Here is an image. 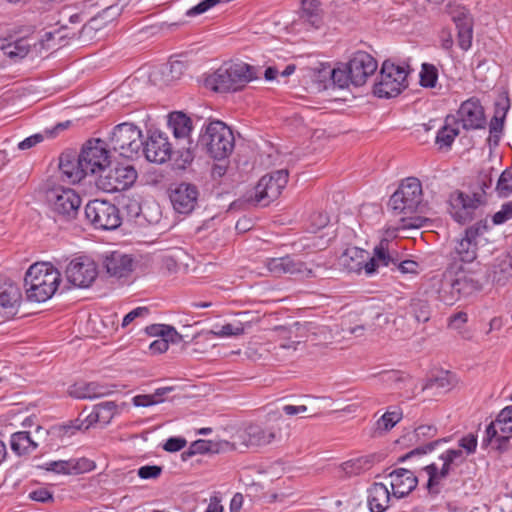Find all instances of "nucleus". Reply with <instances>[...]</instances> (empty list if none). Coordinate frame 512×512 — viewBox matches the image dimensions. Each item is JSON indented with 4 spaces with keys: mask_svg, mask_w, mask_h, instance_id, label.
Instances as JSON below:
<instances>
[{
    "mask_svg": "<svg viewBox=\"0 0 512 512\" xmlns=\"http://www.w3.org/2000/svg\"><path fill=\"white\" fill-rule=\"evenodd\" d=\"M394 215H400L399 227H386V236H394L401 229H418L430 222L424 214L429 210L428 203L423 199L421 181L416 177L403 179L388 201Z\"/></svg>",
    "mask_w": 512,
    "mask_h": 512,
    "instance_id": "f257e3e1",
    "label": "nucleus"
},
{
    "mask_svg": "<svg viewBox=\"0 0 512 512\" xmlns=\"http://www.w3.org/2000/svg\"><path fill=\"white\" fill-rule=\"evenodd\" d=\"M61 282V274L50 263L37 262L29 267L24 277L27 299L45 302L50 299Z\"/></svg>",
    "mask_w": 512,
    "mask_h": 512,
    "instance_id": "f03ea898",
    "label": "nucleus"
},
{
    "mask_svg": "<svg viewBox=\"0 0 512 512\" xmlns=\"http://www.w3.org/2000/svg\"><path fill=\"white\" fill-rule=\"evenodd\" d=\"M255 78L253 66L244 62H226L206 77L205 86L215 92H235Z\"/></svg>",
    "mask_w": 512,
    "mask_h": 512,
    "instance_id": "7ed1b4c3",
    "label": "nucleus"
},
{
    "mask_svg": "<svg viewBox=\"0 0 512 512\" xmlns=\"http://www.w3.org/2000/svg\"><path fill=\"white\" fill-rule=\"evenodd\" d=\"M232 130L222 121H211L200 134L196 147L215 160H224L233 152Z\"/></svg>",
    "mask_w": 512,
    "mask_h": 512,
    "instance_id": "20e7f679",
    "label": "nucleus"
},
{
    "mask_svg": "<svg viewBox=\"0 0 512 512\" xmlns=\"http://www.w3.org/2000/svg\"><path fill=\"white\" fill-rule=\"evenodd\" d=\"M45 196L52 212L60 221L71 222L76 219L81 198L73 189L51 185L48 180L45 184Z\"/></svg>",
    "mask_w": 512,
    "mask_h": 512,
    "instance_id": "39448f33",
    "label": "nucleus"
},
{
    "mask_svg": "<svg viewBox=\"0 0 512 512\" xmlns=\"http://www.w3.org/2000/svg\"><path fill=\"white\" fill-rule=\"evenodd\" d=\"M109 141L113 150L125 158L138 156L143 146L141 130L135 124L128 122L116 125Z\"/></svg>",
    "mask_w": 512,
    "mask_h": 512,
    "instance_id": "423d86ee",
    "label": "nucleus"
},
{
    "mask_svg": "<svg viewBox=\"0 0 512 512\" xmlns=\"http://www.w3.org/2000/svg\"><path fill=\"white\" fill-rule=\"evenodd\" d=\"M85 217L96 229L115 230L122 222L119 208L107 200L94 199L85 206Z\"/></svg>",
    "mask_w": 512,
    "mask_h": 512,
    "instance_id": "0eeeda50",
    "label": "nucleus"
},
{
    "mask_svg": "<svg viewBox=\"0 0 512 512\" xmlns=\"http://www.w3.org/2000/svg\"><path fill=\"white\" fill-rule=\"evenodd\" d=\"M86 174L102 175L110 165V152L107 149L105 141L101 139H90L86 141L80 153Z\"/></svg>",
    "mask_w": 512,
    "mask_h": 512,
    "instance_id": "6e6552de",
    "label": "nucleus"
},
{
    "mask_svg": "<svg viewBox=\"0 0 512 512\" xmlns=\"http://www.w3.org/2000/svg\"><path fill=\"white\" fill-rule=\"evenodd\" d=\"M486 203L480 193L473 192L472 196L457 191L451 195L449 213L460 224L471 222L476 217L479 207Z\"/></svg>",
    "mask_w": 512,
    "mask_h": 512,
    "instance_id": "1a4fd4ad",
    "label": "nucleus"
},
{
    "mask_svg": "<svg viewBox=\"0 0 512 512\" xmlns=\"http://www.w3.org/2000/svg\"><path fill=\"white\" fill-rule=\"evenodd\" d=\"M288 176L286 169L264 175L255 186V201L262 206H267L277 199L288 182Z\"/></svg>",
    "mask_w": 512,
    "mask_h": 512,
    "instance_id": "9d476101",
    "label": "nucleus"
},
{
    "mask_svg": "<svg viewBox=\"0 0 512 512\" xmlns=\"http://www.w3.org/2000/svg\"><path fill=\"white\" fill-rule=\"evenodd\" d=\"M138 177L136 169L131 165H117L106 175H100L97 186L105 192L114 193L130 188Z\"/></svg>",
    "mask_w": 512,
    "mask_h": 512,
    "instance_id": "9b49d317",
    "label": "nucleus"
},
{
    "mask_svg": "<svg viewBox=\"0 0 512 512\" xmlns=\"http://www.w3.org/2000/svg\"><path fill=\"white\" fill-rule=\"evenodd\" d=\"M141 151L149 162L162 164L171 159L174 144L169 141L166 133L159 130L148 131Z\"/></svg>",
    "mask_w": 512,
    "mask_h": 512,
    "instance_id": "f8f14e48",
    "label": "nucleus"
},
{
    "mask_svg": "<svg viewBox=\"0 0 512 512\" xmlns=\"http://www.w3.org/2000/svg\"><path fill=\"white\" fill-rule=\"evenodd\" d=\"M265 267L275 277H281L289 274L303 279H308L317 276L316 273L311 268H308L304 262L297 260L290 255L267 258L265 260Z\"/></svg>",
    "mask_w": 512,
    "mask_h": 512,
    "instance_id": "ddd939ff",
    "label": "nucleus"
},
{
    "mask_svg": "<svg viewBox=\"0 0 512 512\" xmlns=\"http://www.w3.org/2000/svg\"><path fill=\"white\" fill-rule=\"evenodd\" d=\"M68 282L79 288L89 287L98 275L96 263L88 257H77L65 270Z\"/></svg>",
    "mask_w": 512,
    "mask_h": 512,
    "instance_id": "4468645a",
    "label": "nucleus"
},
{
    "mask_svg": "<svg viewBox=\"0 0 512 512\" xmlns=\"http://www.w3.org/2000/svg\"><path fill=\"white\" fill-rule=\"evenodd\" d=\"M339 263L347 272L359 274L364 270L366 275H372L378 267L376 259L358 247H348L340 256Z\"/></svg>",
    "mask_w": 512,
    "mask_h": 512,
    "instance_id": "2eb2a0df",
    "label": "nucleus"
},
{
    "mask_svg": "<svg viewBox=\"0 0 512 512\" xmlns=\"http://www.w3.org/2000/svg\"><path fill=\"white\" fill-rule=\"evenodd\" d=\"M410 66L406 61L386 59V99L396 97L408 87Z\"/></svg>",
    "mask_w": 512,
    "mask_h": 512,
    "instance_id": "dca6fc26",
    "label": "nucleus"
},
{
    "mask_svg": "<svg viewBox=\"0 0 512 512\" xmlns=\"http://www.w3.org/2000/svg\"><path fill=\"white\" fill-rule=\"evenodd\" d=\"M457 116V123L460 122L462 128L466 131L485 128V110L477 97H471L462 102L457 111Z\"/></svg>",
    "mask_w": 512,
    "mask_h": 512,
    "instance_id": "f3484780",
    "label": "nucleus"
},
{
    "mask_svg": "<svg viewBox=\"0 0 512 512\" xmlns=\"http://www.w3.org/2000/svg\"><path fill=\"white\" fill-rule=\"evenodd\" d=\"M170 201L180 214L191 213L197 205L199 190L195 184L181 182L170 189Z\"/></svg>",
    "mask_w": 512,
    "mask_h": 512,
    "instance_id": "a211bd4d",
    "label": "nucleus"
},
{
    "mask_svg": "<svg viewBox=\"0 0 512 512\" xmlns=\"http://www.w3.org/2000/svg\"><path fill=\"white\" fill-rule=\"evenodd\" d=\"M347 66L352 78V84L361 86L376 71L377 61L367 52L358 51L354 53Z\"/></svg>",
    "mask_w": 512,
    "mask_h": 512,
    "instance_id": "6ab92c4d",
    "label": "nucleus"
},
{
    "mask_svg": "<svg viewBox=\"0 0 512 512\" xmlns=\"http://www.w3.org/2000/svg\"><path fill=\"white\" fill-rule=\"evenodd\" d=\"M450 14L457 29L458 46L467 51L471 48L473 40V17L468 9L461 6L451 10Z\"/></svg>",
    "mask_w": 512,
    "mask_h": 512,
    "instance_id": "aec40b11",
    "label": "nucleus"
},
{
    "mask_svg": "<svg viewBox=\"0 0 512 512\" xmlns=\"http://www.w3.org/2000/svg\"><path fill=\"white\" fill-rule=\"evenodd\" d=\"M59 171L68 183H79L87 176L78 153L72 150L63 152L59 157Z\"/></svg>",
    "mask_w": 512,
    "mask_h": 512,
    "instance_id": "412c9836",
    "label": "nucleus"
},
{
    "mask_svg": "<svg viewBox=\"0 0 512 512\" xmlns=\"http://www.w3.org/2000/svg\"><path fill=\"white\" fill-rule=\"evenodd\" d=\"M391 478L392 495L397 498H403L410 494L417 486L418 479L414 473L408 469L399 468L388 474Z\"/></svg>",
    "mask_w": 512,
    "mask_h": 512,
    "instance_id": "4be33fe9",
    "label": "nucleus"
},
{
    "mask_svg": "<svg viewBox=\"0 0 512 512\" xmlns=\"http://www.w3.org/2000/svg\"><path fill=\"white\" fill-rule=\"evenodd\" d=\"M414 386V381L408 373L399 370H386V389L390 390V394L410 398Z\"/></svg>",
    "mask_w": 512,
    "mask_h": 512,
    "instance_id": "5701e85b",
    "label": "nucleus"
},
{
    "mask_svg": "<svg viewBox=\"0 0 512 512\" xmlns=\"http://www.w3.org/2000/svg\"><path fill=\"white\" fill-rule=\"evenodd\" d=\"M133 259L130 255L113 251L103 259V267L111 277H127L133 271Z\"/></svg>",
    "mask_w": 512,
    "mask_h": 512,
    "instance_id": "b1692460",
    "label": "nucleus"
},
{
    "mask_svg": "<svg viewBox=\"0 0 512 512\" xmlns=\"http://www.w3.org/2000/svg\"><path fill=\"white\" fill-rule=\"evenodd\" d=\"M497 432L510 434L512 432V406H507L500 411L495 421H492L485 431L482 446L486 447L496 436Z\"/></svg>",
    "mask_w": 512,
    "mask_h": 512,
    "instance_id": "393cba45",
    "label": "nucleus"
},
{
    "mask_svg": "<svg viewBox=\"0 0 512 512\" xmlns=\"http://www.w3.org/2000/svg\"><path fill=\"white\" fill-rule=\"evenodd\" d=\"M438 299L446 305H453L459 300L454 282V271L446 270L439 279H434Z\"/></svg>",
    "mask_w": 512,
    "mask_h": 512,
    "instance_id": "a878e982",
    "label": "nucleus"
},
{
    "mask_svg": "<svg viewBox=\"0 0 512 512\" xmlns=\"http://www.w3.org/2000/svg\"><path fill=\"white\" fill-rule=\"evenodd\" d=\"M168 126L177 141V145H179L180 142H185L188 145L191 144L189 137L192 131V121L186 114L183 112L170 113Z\"/></svg>",
    "mask_w": 512,
    "mask_h": 512,
    "instance_id": "bb28decb",
    "label": "nucleus"
},
{
    "mask_svg": "<svg viewBox=\"0 0 512 512\" xmlns=\"http://www.w3.org/2000/svg\"><path fill=\"white\" fill-rule=\"evenodd\" d=\"M245 434L248 445L264 446L270 444L279 436L280 429L274 426L262 427L260 425L251 424L246 428Z\"/></svg>",
    "mask_w": 512,
    "mask_h": 512,
    "instance_id": "cd10ccee",
    "label": "nucleus"
},
{
    "mask_svg": "<svg viewBox=\"0 0 512 512\" xmlns=\"http://www.w3.org/2000/svg\"><path fill=\"white\" fill-rule=\"evenodd\" d=\"M112 392L113 390L109 386L96 382L75 383L68 390L69 395L77 399H94L109 395Z\"/></svg>",
    "mask_w": 512,
    "mask_h": 512,
    "instance_id": "c85d7f7f",
    "label": "nucleus"
},
{
    "mask_svg": "<svg viewBox=\"0 0 512 512\" xmlns=\"http://www.w3.org/2000/svg\"><path fill=\"white\" fill-rule=\"evenodd\" d=\"M21 299L18 286L8 277L0 275V311L15 308Z\"/></svg>",
    "mask_w": 512,
    "mask_h": 512,
    "instance_id": "c756f323",
    "label": "nucleus"
},
{
    "mask_svg": "<svg viewBox=\"0 0 512 512\" xmlns=\"http://www.w3.org/2000/svg\"><path fill=\"white\" fill-rule=\"evenodd\" d=\"M32 38H19L13 42L0 40V50L13 61H18L27 56L31 46H35L36 42L32 43Z\"/></svg>",
    "mask_w": 512,
    "mask_h": 512,
    "instance_id": "7c9ffc66",
    "label": "nucleus"
},
{
    "mask_svg": "<svg viewBox=\"0 0 512 512\" xmlns=\"http://www.w3.org/2000/svg\"><path fill=\"white\" fill-rule=\"evenodd\" d=\"M39 446V443L31 438L30 432L18 431L11 435L10 448L17 456H28Z\"/></svg>",
    "mask_w": 512,
    "mask_h": 512,
    "instance_id": "2f4dec72",
    "label": "nucleus"
},
{
    "mask_svg": "<svg viewBox=\"0 0 512 512\" xmlns=\"http://www.w3.org/2000/svg\"><path fill=\"white\" fill-rule=\"evenodd\" d=\"M477 241L466 236L457 241L451 256L455 261L471 263L477 258Z\"/></svg>",
    "mask_w": 512,
    "mask_h": 512,
    "instance_id": "473e14b6",
    "label": "nucleus"
},
{
    "mask_svg": "<svg viewBox=\"0 0 512 512\" xmlns=\"http://www.w3.org/2000/svg\"><path fill=\"white\" fill-rule=\"evenodd\" d=\"M452 123H457L456 117L453 115H447L445 118V124L437 132L435 144L438 146L439 150H450L455 138L460 133L458 128L451 126Z\"/></svg>",
    "mask_w": 512,
    "mask_h": 512,
    "instance_id": "72a5a7b5",
    "label": "nucleus"
},
{
    "mask_svg": "<svg viewBox=\"0 0 512 512\" xmlns=\"http://www.w3.org/2000/svg\"><path fill=\"white\" fill-rule=\"evenodd\" d=\"M455 375L450 371H440L428 377L422 387L423 390H432L436 393H443L451 390L455 385Z\"/></svg>",
    "mask_w": 512,
    "mask_h": 512,
    "instance_id": "f704fd0d",
    "label": "nucleus"
},
{
    "mask_svg": "<svg viewBox=\"0 0 512 512\" xmlns=\"http://www.w3.org/2000/svg\"><path fill=\"white\" fill-rule=\"evenodd\" d=\"M490 277L492 282L499 286H504L512 279V256L507 255L503 259H497L492 266Z\"/></svg>",
    "mask_w": 512,
    "mask_h": 512,
    "instance_id": "c9c22d12",
    "label": "nucleus"
},
{
    "mask_svg": "<svg viewBox=\"0 0 512 512\" xmlns=\"http://www.w3.org/2000/svg\"><path fill=\"white\" fill-rule=\"evenodd\" d=\"M379 461L375 455L361 456L355 459L348 460L341 464V469L345 475L351 477L361 474L362 472L370 469L375 461Z\"/></svg>",
    "mask_w": 512,
    "mask_h": 512,
    "instance_id": "e433bc0d",
    "label": "nucleus"
},
{
    "mask_svg": "<svg viewBox=\"0 0 512 512\" xmlns=\"http://www.w3.org/2000/svg\"><path fill=\"white\" fill-rule=\"evenodd\" d=\"M70 125V121L57 123L51 129H45L43 133H36L27 137L18 144L20 150H26L34 147L36 144L42 142L44 138H55L59 132L64 131Z\"/></svg>",
    "mask_w": 512,
    "mask_h": 512,
    "instance_id": "4c0bfd02",
    "label": "nucleus"
},
{
    "mask_svg": "<svg viewBox=\"0 0 512 512\" xmlns=\"http://www.w3.org/2000/svg\"><path fill=\"white\" fill-rule=\"evenodd\" d=\"M301 19L314 28L322 24L320 2L318 0H302Z\"/></svg>",
    "mask_w": 512,
    "mask_h": 512,
    "instance_id": "58836bf2",
    "label": "nucleus"
},
{
    "mask_svg": "<svg viewBox=\"0 0 512 512\" xmlns=\"http://www.w3.org/2000/svg\"><path fill=\"white\" fill-rule=\"evenodd\" d=\"M454 282L459 299L481 289V284L464 272H454Z\"/></svg>",
    "mask_w": 512,
    "mask_h": 512,
    "instance_id": "ea45409f",
    "label": "nucleus"
},
{
    "mask_svg": "<svg viewBox=\"0 0 512 512\" xmlns=\"http://www.w3.org/2000/svg\"><path fill=\"white\" fill-rule=\"evenodd\" d=\"M424 471L428 475L427 489L431 494H438L440 492L438 488L440 481L447 478L451 472L446 467H441L439 470L435 463L425 466Z\"/></svg>",
    "mask_w": 512,
    "mask_h": 512,
    "instance_id": "a19ab883",
    "label": "nucleus"
},
{
    "mask_svg": "<svg viewBox=\"0 0 512 512\" xmlns=\"http://www.w3.org/2000/svg\"><path fill=\"white\" fill-rule=\"evenodd\" d=\"M410 314L418 323H426L431 317V307L427 300L413 299L408 307Z\"/></svg>",
    "mask_w": 512,
    "mask_h": 512,
    "instance_id": "79ce46f5",
    "label": "nucleus"
},
{
    "mask_svg": "<svg viewBox=\"0 0 512 512\" xmlns=\"http://www.w3.org/2000/svg\"><path fill=\"white\" fill-rule=\"evenodd\" d=\"M384 495V484L374 482L368 489V505L371 512H384V506L381 503Z\"/></svg>",
    "mask_w": 512,
    "mask_h": 512,
    "instance_id": "37998d69",
    "label": "nucleus"
},
{
    "mask_svg": "<svg viewBox=\"0 0 512 512\" xmlns=\"http://www.w3.org/2000/svg\"><path fill=\"white\" fill-rule=\"evenodd\" d=\"M219 452L218 444L208 440H196L194 441L189 449L183 452L182 457L185 460L187 457H191L196 454L204 453H217Z\"/></svg>",
    "mask_w": 512,
    "mask_h": 512,
    "instance_id": "c03bdc74",
    "label": "nucleus"
},
{
    "mask_svg": "<svg viewBox=\"0 0 512 512\" xmlns=\"http://www.w3.org/2000/svg\"><path fill=\"white\" fill-rule=\"evenodd\" d=\"M438 81V69L430 63H423L419 74V84L423 88H434Z\"/></svg>",
    "mask_w": 512,
    "mask_h": 512,
    "instance_id": "a18cd8bd",
    "label": "nucleus"
},
{
    "mask_svg": "<svg viewBox=\"0 0 512 512\" xmlns=\"http://www.w3.org/2000/svg\"><path fill=\"white\" fill-rule=\"evenodd\" d=\"M495 190L499 197L512 195V166L506 168L499 176Z\"/></svg>",
    "mask_w": 512,
    "mask_h": 512,
    "instance_id": "49530a36",
    "label": "nucleus"
},
{
    "mask_svg": "<svg viewBox=\"0 0 512 512\" xmlns=\"http://www.w3.org/2000/svg\"><path fill=\"white\" fill-rule=\"evenodd\" d=\"M439 459L443 461L442 467H446L450 471H452L453 465L458 466L465 461L462 449H447L439 456Z\"/></svg>",
    "mask_w": 512,
    "mask_h": 512,
    "instance_id": "de8ad7c7",
    "label": "nucleus"
},
{
    "mask_svg": "<svg viewBox=\"0 0 512 512\" xmlns=\"http://www.w3.org/2000/svg\"><path fill=\"white\" fill-rule=\"evenodd\" d=\"M94 409L99 414L100 422L108 424L117 413V404L114 401H105L95 405Z\"/></svg>",
    "mask_w": 512,
    "mask_h": 512,
    "instance_id": "09e8293b",
    "label": "nucleus"
},
{
    "mask_svg": "<svg viewBox=\"0 0 512 512\" xmlns=\"http://www.w3.org/2000/svg\"><path fill=\"white\" fill-rule=\"evenodd\" d=\"M443 442H447V439L446 438L437 439V440L428 442L424 445H420V446L414 448L413 450L409 451L405 455L401 456L399 458V461H405L406 459H409L414 456L428 454V453L432 452L439 444H441Z\"/></svg>",
    "mask_w": 512,
    "mask_h": 512,
    "instance_id": "8fccbe9b",
    "label": "nucleus"
},
{
    "mask_svg": "<svg viewBox=\"0 0 512 512\" xmlns=\"http://www.w3.org/2000/svg\"><path fill=\"white\" fill-rule=\"evenodd\" d=\"M85 412L86 410H83L78 418H76L75 420H71L58 428H53V430H57L59 433H62L63 435H73L76 431H86L87 429L84 428L85 424L82 418Z\"/></svg>",
    "mask_w": 512,
    "mask_h": 512,
    "instance_id": "3c124183",
    "label": "nucleus"
},
{
    "mask_svg": "<svg viewBox=\"0 0 512 512\" xmlns=\"http://www.w3.org/2000/svg\"><path fill=\"white\" fill-rule=\"evenodd\" d=\"M331 79L334 84H336L340 88L347 87L349 83H352V78L350 77L349 69L347 64H345L342 68L337 67L331 71Z\"/></svg>",
    "mask_w": 512,
    "mask_h": 512,
    "instance_id": "603ef678",
    "label": "nucleus"
},
{
    "mask_svg": "<svg viewBox=\"0 0 512 512\" xmlns=\"http://www.w3.org/2000/svg\"><path fill=\"white\" fill-rule=\"evenodd\" d=\"M244 333V327L242 323H239L238 325L233 324H225L223 325L220 330H211L210 334L217 336V337H230V336H239Z\"/></svg>",
    "mask_w": 512,
    "mask_h": 512,
    "instance_id": "864d4df0",
    "label": "nucleus"
},
{
    "mask_svg": "<svg viewBox=\"0 0 512 512\" xmlns=\"http://www.w3.org/2000/svg\"><path fill=\"white\" fill-rule=\"evenodd\" d=\"M403 417L402 409L397 406H388L386 408V431L392 429Z\"/></svg>",
    "mask_w": 512,
    "mask_h": 512,
    "instance_id": "5fc2aeb1",
    "label": "nucleus"
},
{
    "mask_svg": "<svg viewBox=\"0 0 512 512\" xmlns=\"http://www.w3.org/2000/svg\"><path fill=\"white\" fill-rule=\"evenodd\" d=\"M512 219V200L504 203L501 209L492 217L494 225H501Z\"/></svg>",
    "mask_w": 512,
    "mask_h": 512,
    "instance_id": "6e6d98bb",
    "label": "nucleus"
},
{
    "mask_svg": "<svg viewBox=\"0 0 512 512\" xmlns=\"http://www.w3.org/2000/svg\"><path fill=\"white\" fill-rule=\"evenodd\" d=\"M489 229L487 219H481L465 229V235L476 240Z\"/></svg>",
    "mask_w": 512,
    "mask_h": 512,
    "instance_id": "4d7b16f0",
    "label": "nucleus"
},
{
    "mask_svg": "<svg viewBox=\"0 0 512 512\" xmlns=\"http://www.w3.org/2000/svg\"><path fill=\"white\" fill-rule=\"evenodd\" d=\"M510 109V99L508 96V92L504 91L500 95V99L497 100L494 104V115L499 116L500 118L506 119V115Z\"/></svg>",
    "mask_w": 512,
    "mask_h": 512,
    "instance_id": "13d9d810",
    "label": "nucleus"
},
{
    "mask_svg": "<svg viewBox=\"0 0 512 512\" xmlns=\"http://www.w3.org/2000/svg\"><path fill=\"white\" fill-rule=\"evenodd\" d=\"M162 473V467L158 465H145L138 469V476L142 479H156Z\"/></svg>",
    "mask_w": 512,
    "mask_h": 512,
    "instance_id": "bf43d9fd",
    "label": "nucleus"
},
{
    "mask_svg": "<svg viewBox=\"0 0 512 512\" xmlns=\"http://www.w3.org/2000/svg\"><path fill=\"white\" fill-rule=\"evenodd\" d=\"M73 465L72 460L53 461L49 463V467L47 469L56 473L73 474Z\"/></svg>",
    "mask_w": 512,
    "mask_h": 512,
    "instance_id": "052dcab7",
    "label": "nucleus"
},
{
    "mask_svg": "<svg viewBox=\"0 0 512 512\" xmlns=\"http://www.w3.org/2000/svg\"><path fill=\"white\" fill-rule=\"evenodd\" d=\"M150 310L148 307H137L127 313L122 321V327L128 326L130 323H132L136 318H143L149 315Z\"/></svg>",
    "mask_w": 512,
    "mask_h": 512,
    "instance_id": "680f3d73",
    "label": "nucleus"
},
{
    "mask_svg": "<svg viewBox=\"0 0 512 512\" xmlns=\"http://www.w3.org/2000/svg\"><path fill=\"white\" fill-rule=\"evenodd\" d=\"M174 153L179 154L180 161L182 162V166L190 164L194 160V152L191 148V144L186 146L178 147V145H174Z\"/></svg>",
    "mask_w": 512,
    "mask_h": 512,
    "instance_id": "e2e57ef3",
    "label": "nucleus"
},
{
    "mask_svg": "<svg viewBox=\"0 0 512 512\" xmlns=\"http://www.w3.org/2000/svg\"><path fill=\"white\" fill-rule=\"evenodd\" d=\"M73 461V474H79L91 471L95 468V463L87 458L72 459Z\"/></svg>",
    "mask_w": 512,
    "mask_h": 512,
    "instance_id": "0e129e2a",
    "label": "nucleus"
},
{
    "mask_svg": "<svg viewBox=\"0 0 512 512\" xmlns=\"http://www.w3.org/2000/svg\"><path fill=\"white\" fill-rule=\"evenodd\" d=\"M459 446L462 449H465L467 454L474 453L476 451V448H477V436L474 435L473 433H469V434L463 436L459 440Z\"/></svg>",
    "mask_w": 512,
    "mask_h": 512,
    "instance_id": "69168bd1",
    "label": "nucleus"
},
{
    "mask_svg": "<svg viewBox=\"0 0 512 512\" xmlns=\"http://www.w3.org/2000/svg\"><path fill=\"white\" fill-rule=\"evenodd\" d=\"M417 440L431 439L436 436L437 428L434 425H420L414 430Z\"/></svg>",
    "mask_w": 512,
    "mask_h": 512,
    "instance_id": "338daca9",
    "label": "nucleus"
},
{
    "mask_svg": "<svg viewBox=\"0 0 512 512\" xmlns=\"http://www.w3.org/2000/svg\"><path fill=\"white\" fill-rule=\"evenodd\" d=\"M187 444V441L181 437H171L167 439L163 445V449L167 452H178L183 449Z\"/></svg>",
    "mask_w": 512,
    "mask_h": 512,
    "instance_id": "774afa93",
    "label": "nucleus"
}]
</instances>
